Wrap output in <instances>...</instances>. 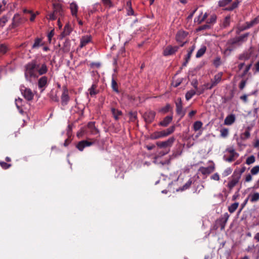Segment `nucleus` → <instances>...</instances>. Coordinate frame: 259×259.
<instances>
[{
    "label": "nucleus",
    "instance_id": "obj_1",
    "mask_svg": "<svg viewBox=\"0 0 259 259\" xmlns=\"http://www.w3.org/2000/svg\"><path fill=\"white\" fill-rule=\"evenodd\" d=\"M48 71V68L45 63L40 64L36 60H33L25 66V77L29 81H32V78L38 77L39 75L46 74Z\"/></svg>",
    "mask_w": 259,
    "mask_h": 259
},
{
    "label": "nucleus",
    "instance_id": "obj_2",
    "mask_svg": "<svg viewBox=\"0 0 259 259\" xmlns=\"http://www.w3.org/2000/svg\"><path fill=\"white\" fill-rule=\"evenodd\" d=\"M63 15V10L62 5L59 3L53 4V12L49 15V19L56 20L58 17H61Z\"/></svg>",
    "mask_w": 259,
    "mask_h": 259
},
{
    "label": "nucleus",
    "instance_id": "obj_3",
    "mask_svg": "<svg viewBox=\"0 0 259 259\" xmlns=\"http://www.w3.org/2000/svg\"><path fill=\"white\" fill-rule=\"evenodd\" d=\"M26 20L25 18L21 16L18 14H16L13 18L12 23L10 26L12 28H15L25 23Z\"/></svg>",
    "mask_w": 259,
    "mask_h": 259
},
{
    "label": "nucleus",
    "instance_id": "obj_4",
    "mask_svg": "<svg viewBox=\"0 0 259 259\" xmlns=\"http://www.w3.org/2000/svg\"><path fill=\"white\" fill-rule=\"evenodd\" d=\"M188 35V32L180 30L179 31L176 36V39L178 43H180V47H182L184 45L187 43V41L186 40V38Z\"/></svg>",
    "mask_w": 259,
    "mask_h": 259
},
{
    "label": "nucleus",
    "instance_id": "obj_5",
    "mask_svg": "<svg viewBox=\"0 0 259 259\" xmlns=\"http://www.w3.org/2000/svg\"><path fill=\"white\" fill-rule=\"evenodd\" d=\"M240 179L241 178L235 173H233V175L229 178V181L227 185L230 191H231L233 188L236 186V185L239 183Z\"/></svg>",
    "mask_w": 259,
    "mask_h": 259
},
{
    "label": "nucleus",
    "instance_id": "obj_6",
    "mask_svg": "<svg viewBox=\"0 0 259 259\" xmlns=\"http://www.w3.org/2000/svg\"><path fill=\"white\" fill-rule=\"evenodd\" d=\"M20 91L26 100L31 101L33 99L34 94L30 89L27 88L24 86H21Z\"/></svg>",
    "mask_w": 259,
    "mask_h": 259
},
{
    "label": "nucleus",
    "instance_id": "obj_7",
    "mask_svg": "<svg viewBox=\"0 0 259 259\" xmlns=\"http://www.w3.org/2000/svg\"><path fill=\"white\" fill-rule=\"evenodd\" d=\"M156 113L152 110H148L145 112L143 115L145 121L148 124L152 122L155 117Z\"/></svg>",
    "mask_w": 259,
    "mask_h": 259
},
{
    "label": "nucleus",
    "instance_id": "obj_8",
    "mask_svg": "<svg viewBox=\"0 0 259 259\" xmlns=\"http://www.w3.org/2000/svg\"><path fill=\"white\" fill-rule=\"evenodd\" d=\"M61 104L62 106H66L70 100L68 95V90L66 85L63 87V93L61 97Z\"/></svg>",
    "mask_w": 259,
    "mask_h": 259
},
{
    "label": "nucleus",
    "instance_id": "obj_9",
    "mask_svg": "<svg viewBox=\"0 0 259 259\" xmlns=\"http://www.w3.org/2000/svg\"><path fill=\"white\" fill-rule=\"evenodd\" d=\"M177 114L181 116V118L185 115V111L183 109L182 101L181 98H178L175 102Z\"/></svg>",
    "mask_w": 259,
    "mask_h": 259
},
{
    "label": "nucleus",
    "instance_id": "obj_10",
    "mask_svg": "<svg viewBox=\"0 0 259 259\" xmlns=\"http://www.w3.org/2000/svg\"><path fill=\"white\" fill-rule=\"evenodd\" d=\"M37 85L40 92H43L48 85V79L46 76L41 77L38 80Z\"/></svg>",
    "mask_w": 259,
    "mask_h": 259
},
{
    "label": "nucleus",
    "instance_id": "obj_11",
    "mask_svg": "<svg viewBox=\"0 0 259 259\" xmlns=\"http://www.w3.org/2000/svg\"><path fill=\"white\" fill-rule=\"evenodd\" d=\"M175 141V138L174 137H170L166 141L157 142V145L160 148L170 147L172 146Z\"/></svg>",
    "mask_w": 259,
    "mask_h": 259
},
{
    "label": "nucleus",
    "instance_id": "obj_12",
    "mask_svg": "<svg viewBox=\"0 0 259 259\" xmlns=\"http://www.w3.org/2000/svg\"><path fill=\"white\" fill-rule=\"evenodd\" d=\"M92 40V36L91 35H86L82 36L80 39V44L79 47L80 49L83 48Z\"/></svg>",
    "mask_w": 259,
    "mask_h": 259
},
{
    "label": "nucleus",
    "instance_id": "obj_13",
    "mask_svg": "<svg viewBox=\"0 0 259 259\" xmlns=\"http://www.w3.org/2000/svg\"><path fill=\"white\" fill-rule=\"evenodd\" d=\"M215 169L214 164L213 163L212 165L208 167H200L198 171L200 172L203 175H208L212 172Z\"/></svg>",
    "mask_w": 259,
    "mask_h": 259
},
{
    "label": "nucleus",
    "instance_id": "obj_14",
    "mask_svg": "<svg viewBox=\"0 0 259 259\" xmlns=\"http://www.w3.org/2000/svg\"><path fill=\"white\" fill-rule=\"evenodd\" d=\"M180 46H168L163 51L164 56H167L174 54L179 49Z\"/></svg>",
    "mask_w": 259,
    "mask_h": 259
},
{
    "label": "nucleus",
    "instance_id": "obj_15",
    "mask_svg": "<svg viewBox=\"0 0 259 259\" xmlns=\"http://www.w3.org/2000/svg\"><path fill=\"white\" fill-rule=\"evenodd\" d=\"M72 31V28L71 27V25H70V24L69 23H66L64 27L63 31H62V32L61 33V34L60 35V37L61 38H63V37H65L70 35V34L71 33Z\"/></svg>",
    "mask_w": 259,
    "mask_h": 259
},
{
    "label": "nucleus",
    "instance_id": "obj_16",
    "mask_svg": "<svg viewBox=\"0 0 259 259\" xmlns=\"http://www.w3.org/2000/svg\"><path fill=\"white\" fill-rule=\"evenodd\" d=\"M236 120L235 115L234 114H230L227 116L224 120V124L226 125H231L234 123Z\"/></svg>",
    "mask_w": 259,
    "mask_h": 259
},
{
    "label": "nucleus",
    "instance_id": "obj_17",
    "mask_svg": "<svg viewBox=\"0 0 259 259\" xmlns=\"http://www.w3.org/2000/svg\"><path fill=\"white\" fill-rule=\"evenodd\" d=\"M91 134L95 135L99 133V130L96 127L95 122H90L87 125Z\"/></svg>",
    "mask_w": 259,
    "mask_h": 259
},
{
    "label": "nucleus",
    "instance_id": "obj_18",
    "mask_svg": "<svg viewBox=\"0 0 259 259\" xmlns=\"http://www.w3.org/2000/svg\"><path fill=\"white\" fill-rule=\"evenodd\" d=\"M223 75V72H220L214 76V78L211 79V83L215 87L222 80V76Z\"/></svg>",
    "mask_w": 259,
    "mask_h": 259
},
{
    "label": "nucleus",
    "instance_id": "obj_19",
    "mask_svg": "<svg viewBox=\"0 0 259 259\" xmlns=\"http://www.w3.org/2000/svg\"><path fill=\"white\" fill-rule=\"evenodd\" d=\"M229 218V215L228 213H225L223 217L219 220V223L221 226V229L224 230L225 229L226 224L227 223L228 220Z\"/></svg>",
    "mask_w": 259,
    "mask_h": 259
},
{
    "label": "nucleus",
    "instance_id": "obj_20",
    "mask_svg": "<svg viewBox=\"0 0 259 259\" xmlns=\"http://www.w3.org/2000/svg\"><path fill=\"white\" fill-rule=\"evenodd\" d=\"M172 116H167L159 122V125L162 126L166 127L172 121Z\"/></svg>",
    "mask_w": 259,
    "mask_h": 259
},
{
    "label": "nucleus",
    "instance_id": "obj_21",
    "mask_svg": "<svg viewBox=\"0 0 259 259\" xmlns=\"http://www.w3.org/2000/svg\"><path fill=\"white\" fill-rule=\"evenodd\" d=\"M111 111L114 118L116 120H119L122 115L121 111L116 109L115 108H112Z\"/></svg>",
    "mask_w": 259,
    "mask_h": 259
},
{
    "label": "nucleus",
    "instance_id": "obj_22",
    "mask_svg": "<svg viewBox=\"0 0 259 259\" xmlns=\"http://www.w3.org/2000/svg\"><path fill=\"white\" fill-rule=\"evenodd\" d=\"M248 197L252 203L257 202L259 200V193L254 192L253 194L248 195Z\"/></svg>",
    "mask_w": 259,
    "mask_h": 259
},
{
    "label": "nucleus",
    "instance_id": "obj_23",
    "mask_svg": "<svg viewBox=\"0 0 259 259\" xmlns=\"http://www.w3.org/2000/svg\"><path fill=\"white\" fill-rule=\"evenodd\" d=\"M44 45L41 38L37 37L34 40V42L32 46V49H38L39 47Z\"/></svg>",
    "mask_w": 259,
    "mask_h": 259
},
{
    "label": "nucleus",
    "instance_id": "obj_24",
    "mask_svg": "<svg viewBox=\"0 0 259 259\" xmlns=\"http://www.w3.org/2000/svg\"><path fill=\"white\" fill-rule=\"evenodd\" d=\"M111 88L113 91L117 93H119L118 84L116 81L115 80L114 74H113L112 76Z\"/></svg>",
    "mask_w": 259,
    "mask_h": 259
},
{
    "label": "nucleus",
    "instance_id": "obj_25",
    "mask_svg": "<svg viewBox=\"0 0 259 259\" xmlns=\"http://www.w3.org/2000/svg\"><path fill=\"white\" fill-rule=\"evenodd\" d=\"M70 50V42L68 39H66L64 42L63 46L62 47V51L64 53H68Z\"/></svg>",
    "mask_w": 259,
    "mask_h": 259
},
{
    "label": "nucleus",
    "instance_id": "obj_26",
    "mask_svg": "<svg viewBox=\"0 0 259 259\" xmlns=\"http://www.w3.org/2000/svg\"><path fill=\"white\" fill-rule=\"evenodd\" d=\"M253 26L252 25L250 22H246L245 24V25L241 26L239 28H238V31L237 32V33H239L241 31H243L244 30H247Z\"/></svg>",
    "mask_w": 259,
    "mask_h": 259
},
{
    "label": "nucleus",
    "instance_id": "obj_27",
    "mask_svg": "<svg viewBox=\"0 0 259 259\" xmlns=\"http://www.w3.org/2000/svg\"><path fill=\"white\" fill-rule=\"evenodd\" d=\"M70 8L71 10V14L73 16H76L78 11L77 5L74 3H72L70 5Z\"/></svg>",
    "mask_w": 259,
    "mask_h": 259
},
{
    "label": "nucleus",
    "instance_id": "obj_28",
    "mask_svg": "<svg viewBox=\"0 0 259 259\" xmlns=\"http://www.w3.org/2000/svg\"><path fill=\"white\" fill-rule=\"evenodd\" d=\"M182 149L180 147H179L176 151L174 152L170 156V159H172L177 157L179 156H180L182 154Z\"/></svg>",
    "mask_w": 259,
    "mask_h": 259
},
{
    "label": "nucleus",
    "instance_id": "obj_29",
    "mask_svg": "<svg viewBox=\"0 0 259 259\" xmlns=\"http://www.w3.org/2000/svg\"><path fill=\"white\" fill-rule=\"evenodd\" d=\"M202 125H203V123L201 121H196L193 124V130L195 132L198 131L202 128Z\"/></svg>",
    "mask_w": 259,
    "mask_h": 259
},
{
    "label": "nucleus",
    "instance_id": "obj_30",
    "mask_svg": "<svg viewBox=\"0 0 259 259\" xmlns=\"http://www.w3.org/2000/svg\"><path fill=\"white\" fill-rule=\"evenodd\" d=\"M196 94V92L195 90H191L188 91L185 95V98L187 101H189L191 99L193 96Z\"/></svg>",
    "mask_w": 259,
    "mask_h": 259
},
{
    "label": "nucleus",
    "instance_id": "obj_31",
    "mask_svg": "<svg viewBox=\"0 0 259 259\" xmlns=\"http://www.w3.org/2000/svg\"><path fill=\"white\" fill-rule=\"evenodd\" d=\"M206 50V48L205 46L201 47L199 50H198L196 54V57L198 58L202 57L204 54L205 53Z\"/></svg>",
    "mask_w": 259,
    "mask_h": 259
},
{
    "label": "nucleus",
    "instance_id": "obj_32",
    "mask_svg": "<svg viewBox=\"0 0 259 259\" xmlns=\"http://www.w3.org/2000/svg\"><path fill=\"white\" fill-rule=\"evenodd\" d=\"M250 130H251V127L248 126L246 128V130L241 136V138L243 140L247 139L250 137Z\"/></svg>",
    "mask_w": 259,
    "mask_h": 259
},
{
    "label": "nucleus",
    "instance_id": "obj_33",
    "mask_svg": "<svg viewBox=\"0 0 259 259\" xmlns=\"http://www.w3.org/2000/svg\"><path fill=\"white\" fill-rule=\"evenodd\" d=\"M239 206V203L238 202H235L233 204H232L230 206L228 207V210L230 213H233L235 211V210L237 209Z\"/></svg>",
    "mask_w": 259,
    "mask_h": 259
},
{
    "label": "nucleus",
    "instance_id": "obj_34",
    "mask_svg": "<svg viewBox=\"0 0 259 259\" xmlns=\"http://www.w3.org/2000/svg\"><path fill=\"white\" fill-rule=\"evenodd\" d=\"M97 86L96 84H92V87L89 89L90 95L91 96H94L98 93V92L96 91V88Z\"/></svg>",
    "mask_w": 259,
    "mask_h": 259
},
{
    "label": "nucleus",
    "instance_id": "obj_35",
    "mask_svg": "<svg viewBox=\"0 0 259 259\" xmlns=\"http://www.w3.org/2000/svg\"><path fill=\"white\" fill-rule=\"evenodd\" d=\"M9 50V47L5 44H0V53L2 54L6 53Z\"/></svg>",
    "mask_w": 259,
    "mask_h": 259
},
{
    "label": "nucleus",
    "instance_id": "obj_36",
    "mask_svg": "<svg viewBox=\"0 0 259 259\" xmlns=\"http://www.w3.org/2000/svg\"><path fill=\"white\" fill-rule=\"evenodd\" d=\"M239 3V1L236 0L232 4L231 6L226 8L225 10L227 11H232L238 7Z\"/></svg>",
    "mask_w": 259,
    "mask_h": 259
},
{
    "label": "nucleus",
    "instance_id": "obj_37",
    "mask_svg": "<svg viewBox=\"0 0 259 259\" xmlns=\"http://www.w3.org/2000/svg\"><path fill=\"white\" fill-rule=\"evenodd\" d=\"M239 156H236V155L230 154L228 157H226V156H224V159L227 162H231L235 160L236 158H237Z\"/></svg>",
    "mask_w": 259,
    "mask_h": 259
},
{
    "label": "nucleus",
    "instance_id": "obj_38",
    "mask_svg": "<svg viewBox=\"0 0 259 259\" xmlns=\"http://www.w3.org/2000/svg\"><path fill=\"white\" fill-rule=\"evenodd\" d=\"M192 183V181L191 179H189L187 182V183L184 185H183V186L182 187L180 188L179 190L182 191H184V190L189 189Z\"/></svg>",
    "mask_w": 259,
    "mask_h": 259
},
{
    "label": "nucleus",
    "instance_id": "obj_39",
    "mask_svg": "<svg viewBox=\"0 0 259 259\" xmlns=\"http://www.w3.org/2000/svg\"><path fill=\"white\" fill-rule=\"evenodd\" d=\"M255 161V157L254 155H251L248 157L246 160L245 163L247 165H250L253 163Z\"/></svg>",
    "mask_w": 259,
    "mask_h": 259
},
{
    "label": "nucleus",
    "instance_id": "obj_40",
    "mask_svg": "<svg viewBox=\"0 0 259 259\" xmlns=\"http://www.w3.org/2000/svg\"><path fill=\"white\" fill-rule=\"evenodd\" d=\"M250 53H244L240 55L239 59L240 60L246 61L250 59Z\"/></svg>",
    "mask_w": 259,
    "mask_h": 259
},
{
    "label": "nucleus",
    "instance_id": "obj_41",
    "mask_svg": "<svg viewBox=\"0 0 259 259\" xmlns=\"http://www.w3.org/2000/svg\"><path fill=\"white\" fill-rule=\"evenodd\" d=\"M246 167L245 166H243L240 169H236L234 171V173L239 176L240 178L241 177L242 174L245 171Z\"/></svg>",
    "mask_w": 259,
    "mask_h": 259
},
{
    "label": "nucleus",
    "instance_id": "obj_42",
    "mask_svg": "<svg viewBox=\"0 0 259 259\" xmlns=\"http://www.w3.org/2000/svg\"><path fill=\"white\" fill-rule=\"evenodd\" d=\"M249 35V33L247 32L239 36H238L239 41H240V42H245L247 40L248 36Z\"/></svg>",
    "mask_w": 259,
    "mask_h": 259
},
{
    "label": "nucleus",
    "instance_id": "obj_43",
    "mask_svg": "<svg viewBox=\"0 0 259 259\" xmlns=\"http://www.w3.org/2000/svg\"><path fill=\"white\" fill-rule=\"evenodd\" d=\"M217 20V16L215 15H212L210 18L208 19L207 22L210 25L213 24L215 23Z\"/></svg>",
    "mask_w": 259,
    "mask_h": 259
},
{
    "label": "nucleus",
    "instance_id": "obj_44",
    "mask_svg": "<svg viewBox=\"0 0 259 259\" xmlns=\"http://www.w3.org/2000/svg\"><path fill=\"white\" fill-rule=\"evenodd\" d=\"M232 0H221L219 2V6L221 7H224L230 4Z\"/></svg>",
    "mask_w": 259,
    "mask_h": 259
},
{
    "label": "nucleus",
    "instance_id": "obj_45",
    "mask_svg": "<svg viewBox=\"0 0 259 259\" xmlns=\"http://www.w3.org/2000/svg\"><path fill=\"white\" fill-rule=\"evenodd\" d=\"M250 173L252 175H256L259 173V165H255L250 170Z\"/></svg>",
    "mask_w": 259,
    "mask_h": 259
},
{
    "label": "nucleus",
    "instance_id": "obj_46",
    "mask_svg": "<svg viewBox=\"0 0 259 259\" xmlns=\"http://www.w3.org/2000/svg\"><path fill=\"white\" fill-rule=\"evenodd\" d=\"M76 147L80 151H83V149L85 148V145L84 144L83 140L81 141L78 143L76 145Z\"/></svg>",
    "mask_w": 259,
    "mask_h": 259
},
{
    "label": "nucleus",
    "instance_id": "obj_47",
    "mask_svg": "<svg viewBox=\"0 0 259 259\" xmlns=\"http://www.w3.org/2000/svg\"><path fill=\"white\" fill-rule=\"evenodd\" d=\"M251 66H252V62L246 66L242 74L241 75V77H243L245 75H246V74L248 72L249 70L250 69Z\"/></svg>",
    "mask_w": 259,
    "mask_h": 259
},
{
    "label": "nucleus",
    "instance_id": "obj_48",
    "mask_svg": "<svg viewBox=\"0 0 259 259\" xmlns=\"http://www.w3.org/2000/svg\"><path fill=\"white\" fill-rule=\"evenodd\" d=\"M170 105L168 104H166L165 107L161 108L159 111L163 113H166L168 112L170 109Z\"/></svg>",
    "mask_w": 259,
    "mask_h": 259
},
{
    "label": "nucleus",
    "instance_id": "obj_49",
    "mask_svg": "<svg viewBox=\"0 0 259 259\" xmlns=\"http://www.w3.org/2000/svg\"><path fill=\"white\" fill-rule=\"evenodd\" d=\"M210 28V25L208 23H206L205 24L200 26L198 28V31H201L203 30L209 29Z\"/></svg>",
    "mask_w": 259,
    "mask_h": 259
},
{
    "label": "nucleus",
    "instance_id": "obj_50",
    "mask_svg": "<svg viewBox=\"0 0 259 259\" xmlns=\"http://www.w3.org/2000/svg\"><path fill=\"white\" fill-rule=\"evenodd\" d=\"M230 23V16H227L225 17L223 22V25L224 27H227Z\"/></svg>",
    "mask_w": 259,
    "mask_h": 259
},
{
    "label": "nucleus",
    "instance_id": "obj_51",
    "mask_svg": "<svg viewBox=\"0 0 259 259\" xmlns=\"http://www.w3.org/2000/svg\"><path fill=\"white\" fill-rule=\"evenodd\" d=\"M192 54V53L188 51V53L185 57V61L183 64V66H186L187 65V63H188L191 57Z\"/></svg>",
    "mask_w": 259,
    "mask_h": 259
},
{
    "label": "nucleus",
    "instance_id": "obj_52",
    "mask_svg": "<svg viewBox=\"0 0 259 259\" xmlns=\"http://www.w3.org/2000/svg\"><path fill=\"white\" fill-rule=\"evenodd\" d=\"M103 5L105 7H108L109 8H111L113 7V4L111 0H101Z\"/></svg>",
    "mask_w": 259,
    "mask_h": 259
},
{
    "label": "nucleus",
    "instance_id": "obj_53",
    "mask_svg": "<svg viewBox=\"0 0 259 259\" xmlns=\"http://www.w3.org/2000/svg\"><path fill=\"white\" fill-rule=\"evenodd\" d=\"M229 134V131L226 128H222L221 130V135L223 138H226L228 136Z\"/></svg>",
    "mask_w": 259,
    "mask_h": 259
},
{
    "label": "nucleus",
    "instance_id": "obj_54",
    "mask_svg": "<svg viewBox=\"0 0 259 259\" xmlns=\"http://www.w3.org/2000/svg\"><path fill=\"white\" fill-rule=\"evenodd\" d=\"M130 119L134 121L137 118V113L136 112H130L129 113Z\"/></svg>",
    "mask_w": 259,
    "mask_h": 259
},
{
    "label": "nucleus",
    "instance_id": "obj_55",
    "mask_svg": "<svg viewBox=\"0 0 259 259\" xmlns=\"http://www.w3.org/2000/svg\"><path fill=\"white\" fill-rule=\"evenodd\" d=\"M0 165L3 168L7 169L9 168L12 165L11 164L7 163L5 162L0 161Z\"/></svg>",
    "mask_w": 259,
    "mask_h": 259
},
{
    "label": "nucleus",
    "instance_id": "obj_56",
    "mask_svg": "<svg viewBox=\"0 0 259 259\" xmlns=\"http://www.w3.org/2000/svg\"><path fill=\"white\" fill-rule=\"evenodd\" d=\"M175 130V125H172L171 126H170V127L167 128L165 131V132H166V136H168L170 134H172L174 131Z\"/></svg>",
    "mask_w": 259,
    "mask_h": 259
},
{
    "label": "nucleus",
    "instance_id": "obj_57",
    "mask_svg": "<svg viewBox=\"0 0 259 259\" xmlns=\"http://www.w3.org/2000/svg\"><path fill=\"white\" fill-rule=\"evenodd\" d=\"M232 172V168L231 167L227 168L223 173V176L224 177H227L230 175Z\"/></svg>",
    "mask_w": 259,
    "mask_h": 259
},
{
    "label": "nucleus",
    "instance_id": "obj_58",
    "mask_svg": "<svg viewBox=\"0 0 259 259\" xmlns=\"http://www.w3.org/2000/svg\"><path fill=\"white\" fill-rule=\"evenodd\" d=\"M50 99L53 101V102H59V98L58 97V96H57V95L55 94H53V93H51L50 95Z\"/></svg>",
    "mask_w": 259,
    "mask_h": 259
},
{
    "label": "nucleus",
    "instance_id": "obj_59",
    "mask_svg": "<svg viewBox=\"0 0 259 259\" xmlns=\"http://www.w3.org/2000/svg\"><path fill=\"white\" fill-rule=\"evenodd\" d=\"M229 42L232 45L238 44L240 42V41H239V38L238 37H236L233 39L229 40Z\"/></svg>",
    "mask_w": 259,
    "mask_h": 259
},
{
    "label": "nucleus",
    "instance_id": "obj_60",
    "mask_svg": "<svg viewBox=\"0 0 259 259\" xmlns=\"http://www.w3.org/2000/svg\"><path fill=\"white\" fill-rule=\"evenodd\" d=\"M160 133L159 132H154L153 134L151 135V138L153 139H157L161 138V136L160 135Z\"/></svg>",
    "mask_w": 259,
    "mask_h": 259
},
{
    "label": "nucleus",
    "instance_id": "obj_61",
    "mask_svg": "<svg viewBox=\"0 0 259 259\" xmlns=\"http://www.w3.org/2000/svg\"><path fill=\"white\" fill-rule=\"evenodd\" d=\"M8 19L6 16H3L0 19V27H3L5 23L7 22Z\"/></svg>",
    "mask_w": 259,
    "mask_h": 259
},
{
    "label": "nucleus",
    "instance_id": "obj_62",
    "mask_svg": "<svg viewBox=\"0 0 259 259\" xmlns=\"http://www.w3.org/2000/svg\"><path fill=\"white\" fill-rule=\"evenodd\" d=\"M247 79L242 80L239 85V88L241 90H242L246 85Z\"/></svg>",
    "mask_w": 259,
    "mask_h": 259
},
{
    "label": "nucleus",
    "instance_id": "obj_63",
    "mask_svg": "<svg viewBox=\"0 0 259 259\" xmlns=\"http://www.w3.org/2000/svg\"><path fill=\"white\" fill-rule=\"evenodd\" d=\"M253 70L254 72L259 73V60L257 61L254 65Z\"/></svg>",
    "mask_w": 259,
    "mask_h": 259
},
{
    "label": "nucleus",
    "instance_id": "obj_64",
    "mask_svg": "<svg viewBox=\"0 0 259 259\" xmlns=\"http://www.w3.org/2000/svg\"><path fill=\"white\" fill-rule=\"evenodd\" d=\"M250 22L253 26L257 24H258L259 23V15Z\"/></svg>",
    "mask_w": 259,
    "mask_h": 259
}]
</instances>
